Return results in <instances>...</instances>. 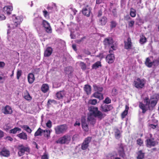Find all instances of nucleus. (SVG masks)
Masks as SVG:
<instances>
[{
    "label": "nucleus",
    "mask_w": 159,
    "mask_h": 159,
    "mask_svg": "<svg viewBox=\"0 0 159 159\" xmlns=\"http://www.w3.org/2000/svg\"><path fill=\"white\" fill-rule=\"evenodd\" d=\"M159 99V95L155 94L151 96L150 98L148 97H145L143 100L144 104L142 102H139V107L142 110L143 113H145L151 107L154 108L157 104Z\"/></svg>",
    "instance_id": "nucleus-1"
},
{
    "label": "nucleus",
    "mask_w": 159,
    "mask_h": 159,
    "mask_svg": "<svg viewBox=\"0 0 159 159\" xmlns=\"http://www.w3.org/2000/svg\"><path fill=\"white\" fill-rule=\"evenodd\" d=\"M89 110L90 113L88 116L87 120L90 124L93 126L96 122V117H97L100 120L106 116L105 114L102 113L99 111L97 107L91 106L89 108Z\"/></svg>",
    "instance_id": "nucleus-2"
},
{
    "label": "nucleus",
    "mask_w": 159,
    "mask_h": 159,
    "mask_svg": "<svg viewBox=\"0 0 159 159\" xmlns=\"http://www.w3.org/2000/svg\"><path fill=\"white\" fill-rule=\"evenodd\" d=\"M54 129L55 134L59 135L66 132L68 129V127L66 124H62L57 125Z\"/></svg>",
    "instance_id": "nucleus-3"
},
{
    "label": "nucleus",
    "mask_w": 159,
    "mask_h": 159,
    "mask_svg": "<svg viewBox=\"0 0 159 159\" xmlns=\"http://www.w3.org/2000/svg\"><path fill=\"white\" fill-rule=\"evenodd\" d=\"M71 136L68 134H66L59 138L56 141V143L61 144H68L71 140Z\"/></svg>",
    "instance_id": "nucleus-4"
},
{
    "label": "nucleus",
    "mask_w": 159,
    "mask_h": 159,
    "mask_svg": "<svg viewBox=\"0 0 159 159\" xmlns=\"http://www.w3.org/2000/svg\"><path fill=\"white\" fill-rule=\"evenodd\" d=\"M146 83V80L144 79H140L138 78L134 82V87L137 89H142L145 86Z\"/></svg>",
    "instance_id": "nucleus-5"
},
{
    "label": "nucleus",
    "mask_w": 159,
    "mask_h": 159,
    "mask_svg": "<svg viewBox=\"0 0 159 159\" xmlns=\"http://www.w3.org/2000/svg\"><path fill=\"white\" fill-rule=\"evenodd\" d=\"M13 23L12 24L13 26L11 28L14 29L20 24L23 20V18L22 16L16 17L15 15H13Z\"/></svg>",
    "instance_id": "nucleus-6"
},
{
    "label": "nucleus",
    "mask_w": 159,
    "mask_h": 159,
    "mask_svg": "<svg viewBox=\"0 0 159 159\" xmlns=\"http://www.w3.org/2000/svg\"><path fill=\"white\" fill-rule=\"evenodd\" d=\"M144 64L147 67L151 68L153 65L154 66L158 65L159 62V61L157 59H154L153 61H151L150 58L148 57L146 59Z\"/></svg>",
    "instance_id": "nucleus-7"
},
{
    "label": "nucleus",
    "mask_w": 159,
    "mask_h": 159,
    "mask_svg": "<svg viewBox=\"0 0 159 159\" xmlns=\"http://www.w3.org/2000/svg\"><path fill=\"white\" fill-rule=\"evenodd\" d=\"M18 149L19 150L18 154L20 157L23 155L25 152L29 153L30 151V148L29 147H25L23 144L19 145Z\"/></svg>",
    "instance_id": "nucleus-8"
},
{
    "label": "nucleus",
    "mask_w": 159,
    "mask_h": 159,
    "mask_svg": "<svg viewBox=\"0 0 159 159\" xmlns=\"http://www.w3.org/2000/svg\"><path fill=\"white\" fill-rule=\"evenodd\" d=\"M150 138H148L145 141L146 145L147 147L151 148L155 146L157 144V142L153 138H152V134H150Z\"/></svg>",
    "instance_id": "nucleus-9"
},
{
    "label": "nucleus",
    "mask_w": 159,
    "mask_h": 159,
    "mask_svg": "<svg viewBox=\"0 0 159 159\" xmlns=\"http://www.w3.org/2000/svg\"><path fill=\"white\" fill-rule=\"evenodd\" d=\"M91 11V8L88 5H86L85 7H84L82 10V12L83 14L87 17H89L90 16Z\"/></svg>",
    "instance_id": "nucleus-10"
},
{
    "label": "nucleus",
    "mask_w": 159,
    "mask_h": 159,
    "mask_svg": "<svg viewBox=\"0 0 159 159\" xmlns=\"http://www.w3.org/2000/svg\"><path fill=\"white\" fill-rule=\"evenodd\" d=\"M2 112L5 115L11 114L12 113V108L9 106L7 105L2 109Z\"/></svg>",
    "instance_id": "nucleus-11"
},
{
    "label": "nucleus",
    "mask_w": 159,
    "mask_h": 159,
    "mask_svg": "<svg viewBox=\"0 0 159 159\" xmlns=\"http://www.w3.org/2000/svg\"><path fill=\"white\" fill-rule=\"evenodd\" d=\"M124 48L125 49L128 50L131 49L132 46V43L131 41V39L130 37L128 38L127 41H125Z\"/></svg>",
    "instance_id": "nucleus-12"
},
{
    "label": "nucleus",
    "mask_w": 159,
    "mask_h": 159,
    "mask_svg": "<svg viewBox=\"0 0 159 159\" xmlns=\"http://www.w3.org/2000/svg\"><path fill=\"white\" fill-rule=\"evenodd\" d=\"M82 127L83 129L85 132L89 131V126L88 124L86 121L85 119L82 118L81 120Z\"/></svg>",
    "instance_id": "nucleus-13"
},
{
    "label": "nucleus",
    "mask_w": 159,
    "mask_h": 159,
    "mask_svg": "<svg viewBox=\"0 0 159 159\" xmlns=\"http://www.w3.org/2000/svg\"><path fill=\"white\" fill-rule=\"evenodd\" d=\"M10 153L9 150L5 148H3L0 152V155L5 157H8L10 156Z\"/></svg>",
    "instance_id": "nucleus-14"
},
{
    "label": "nucleus",
    "mask_w": 159,
    "mask_h": 159,
    "mask_svg": "<svg viewBox=\"0 0 159 159\" xmlns=\"http://www.w3.org/2000/svg\"><path fill=\"white\" fill-rule=\"evenodd\" d=\"M101 108L103 111L104 112H107L112 110L113 107L111 105H102L101 106Z\"/></svg>",
    "instance_id": "nucleus-15"
},
{
    "label": "nucleus",
    "mask_w": 159,
    "mask_h": 159,
    "mask_svg": "<svg viewBox=\"0 0 159 159\" xmlns=\"http://www.w3.org/2000/svg\"><path fill=\"white\" fill-rule=\"evenodd\" d=\"M12 10L13 7L11 6H5L3 8V11L4 13L8 15L11 14Z\"/></svg>",
    "instance_id": "nucleus-16"
},
{
    "label": "nucleus",
    "mask_w": 159,
    "mask_h": 159,
    "mask_svg": "<svg viewBox=\"0 0 159 159\" xmlns=\"http://www.w3.org/2000/svg\"><path fill=\"white\" fill-rule=\"evenodd\" d=\"M103 43L106 47H109L113 44V41L112 39L106 38L104 39Z\"/></svg>",
    "instance_id": "nucleus-17"
},
{
    "label": "nucleus",
    "mask_w": 159,
    "mask_h": 159,
    "mask_svg": "<svg viewBox=\"0 0 159 159\" xmlns=\"http://www.w3.org/2000/svg\"><path fill=\"white\" fill-rule=\"evenodd\" d=\"M106 61L109 64L113 63L115 60L114 54H108L107 55L106 58Z\"/></svg>",
    "instance_id": "nucleus-18"
},
{
    "label": "nucleus",
    "mask_w": 159,
    "mask_h": 159,
    "mask_svg": "<svg viewBox=\"0 0 159 159\" xmlns=\"http://www.w3.org/2000/svg\"><path fill=\"white\" fill-rule=\"evenodd\" d=\"M53 51L52 48L51 47H48L44 51V56L45 57H49L52 54Z\"/></svg>",
    "instance_id": "nucleus-19"
},
{
    "label": "nucleus",
    "mask_w": 159,
    "mask_h": 159,
    "mask_svg": "<svg viewBox=\"0 0 159 159\" xmlns=\"http://www.w3.org/2000/svg\"><path fill=\"white\" fill-rule=\"evenodd\" d=\"M28 81L29 84H32L34 81L35 78L34 75L32 73H29L27 76Z\"/></svg>",
    "instance_id": "nucleus-20"
},
{
    "label": "nucleus",
    "mask_w": 159,
    "mask_h": 159,
    "mask_svg": "<svg viewBox=\"0 0 159 159\" xmlns=\"http://www.w3.org/2000/svg\"><path fill=\"white\" fill-rule=\"evenodd\" d=\"M107 19L106 17L103 16L102 18L99 19V23L101 25H104L107 23Z\"/></svg>",
    "instance_id": "nucleus-21"
},
{
    "label": "nucleus",
    "mask_w": 159,
    "mask_h": 159,
    "mask_svg": "<svg viewBox=\"0 0 159 159\" xmlns=\"http://www.w3.org/2000/svg\"><path fill=\"white\" fill-rule=\"evenodd\" d=\"M17 136L20 139L23 140H27V134L26 133L23 132L17 134Z\"/></svg>",
    "instance_id": "nucleus-22"
},
{
    "label": "nucleus",
    "mask_w": 159,
    "mask_h": 159,
    "mask_svg": "<svg viewBox=\"0 0 159 159\" xmlns=\"http://www.w3.org/2000/svg\"><path fill=\"white\" fill-rule=\"evenodd\" d=\"M137 155V159H143L144 158L145 153L143 152L142 150H140L136 152Z\"/></svg>",
    "instance_id": "nucleus-23"
},
{
    "label": "nucleus",
    "mask_w": 159,
    "mask_h": 159,
    "mask_svg": "<svg viewBox=\"0 0 159 159\" xmlns=\"http://www.w3.org/2000/svg\"><path fill=\"white\" fill-rule=\"evenodd\" d=\"M84 90L88 94H89L91 93V87L89 85H85L84 87Z\"/></svg>",
    "instance_id": "nucleus-24"
},
{
    "label": "nucleus",
    "mask_w": 159,
    "mask_h": 159,
    "mask_svg": "<svg viewBox=\"0 0 159 159\" xmlns=\"http://www.w3.org/2000/svg\"><path fill=\"white\" fill-rule=\"evenodd\" d=\"M129 107L127 105H126L125 107V109L121 113V118L123 119L125 116L128 114Z\"/></svg>",
    "instance_id": "nucleus-25"
},
{
    "label": "nucleus",
    "mask_w": 159,
    "mask_h": 159,
    "mask_svg": "<svg viewBox=\"0 0 159 159\" xmlns=\"http://www.w3.org/2000/svg\"><path fill=\"white\" fill-rule=\"evenodd\" d=\"M73 70L72 67L68 66L65 68V72L66 74H71L73 72Z\"/></svg>",
    "instance_id": "nucleus-26"
},
{
    "label": "nucleus",
    "mask_w": 159,
    "mask_h": 159,
    "mask_svg": "<svg viewBox=\"0 0 159 159\" xmlns=\"http://www.w3.org/2000/svg\"><path fill=\"white\" fill-rule=\"evenodd\" d=\"M49 87L47 84H43L41 87V89L42 91L44 93L47 92L49 90Z\"/></svg>",
    "instance_id": "nucleus-27"
},
{
    "label": "nucleus",
    "mask_w": 159,
    "mask_h": 159,
    "mask_svg": "<svg viewBox=\"0 0 159 159\" xmlns=\"http://www.w3.org/2000/svg\"><path fill=\"white\" fill-rule=\"evenodd\" d=\"M43 132H45L44 130L40 128H39L35 133L34 136L35 137L41 136L42 133Z\"/></svg>",
    "instance_id": "nucleus-28"
},
{
    "label": "nucleus",
    "mask_w": 159,
    "mask_h": 159,
    "mask_svg": "<svg viewBox=\"0 0 159 159\" xmlns=\"http://www.w3.org/2000/svg\"><path fill=\"white\" fill-rule=\"evenodd\" d=\"M64 95V92L62 91L58 92L56 94V96L58 99H62Z\"/></svg>",
    "instance_id": "nucleus-29"
},
{
    "label": "nucleus",
    "mask_w": 159,
    "mask_h": 159,
    "mask_svg": "<svg viewBox=\"0 0 159 159\" xmlns=\"http://www.w3.org/2000/svg\"><path fill=\"white\" fill-rule=\"evenodd\" d=\"M24 98L27 100H31L32 98L28 92L26 90L25 92L24 93Z\"/></svg>",
    "instance_id": "nucleus-30"
},
{
    "label": "nucleus",
    "mask_w": 159,
    "mask_h": 159,
    "mask_svg": "<svg viewBox=\"0 0 159 159\" xmlns=\"http://www.w3.org/2000/svg\"><path fill=\"white\" fill-rule=\"evenodd\" d=\"M21 128L25 130L27 133H31L32 132V130L30 129V127L27 125H23L21 126Z\"/></svg>",
    "instance_id": "nucleus-31"
},
{
    "label": "nucleus",
    "mask_w": 159,
    "mask_h": 159,
    "mask_svg": "<svg viewBox=\"0 0 159 159\" xmlns=\"http://www.w3.org/2000/svg\"><path fill=\"white\" fill-rule=\"evenodd\" d=\"M99 66H102L101 62L100 61H98L94 64L92 66V67L93 69H96Z\"/></svg>",
    "instance_id": "nucleus-32"
},
{
    "label": "nucleus",
    "mask_w": 159,
    "mask_h": 159,
    "mask_svg": "<svg viewBox=\"0 0 159 159\" xmlns=\"http://www.w3.org/2000/svg\"><path fill=\"white\" fill-rule=\"evenodd\" d=\"M93 95L94 97L99 99L102 98H103L102 94L101 93H99L98 92L94 93L93 94Z\"/></svg>",
    "instance_id": "nucleus-33"
},
{
    "label": "nucleus",
    "mask_w": 159,
    "mask_h": 159,
    "mask_svg": "<svg viewBox=\"0 0 159 159\" xmlns=\"http://www.w3.org/2000/svg\"><path fill=\"white\" fill-rule=\"evenodd\" d=\"M118 153L119 156L122 158H124L126 156L125 150H118Z\"/></svg>",
    "instance_id": "nucleus-34"
},
{
    "label": "nucleus",
    "mask_w": 159,
    "mask_h": 159,
    "mask_svg": "<svg viewBox=\"0 0 159 159\" xmlns=\"http://www.w3.org/2000/svg\"><path fill=\"white\" fill-rule=\"evenodd\" d=\"M129 14L130 16L132 17H134L136 16V11L133 8H131L130 9V12Z\"/></svg>",
    "instance_id": "nucleus-35"
},
{
    "label": "nucleus",
    "mask_w": 159,
    "mask_h": 159,
    "mask_svg": "<svg viewBox=\"0 0 159 159\" xmlns=\"http://www.w3.org/2000/svg\"><path fill=\"white\" fill-rule=\"evenodd\" d=\"M21 129L20 128L18 127H15L14 128L11 129L10 130V133H12L13 134H16L17 131H21Z\"/></svg>",
    "instance_id": "nucleus-36"
},
{
    "label": "nucleus",
    "mask_w": 159,
    "mask_h": 159,
    "mask_svg": "<svg viewBox=\"0 0 159 159\" xmlns=\"http://www.w3.org/2000/svg\"><path fill=\"white\" fill-rule=\"evenodd\" d=\"M117 25L116 22L114 20H112L110 22V27L111 30H112L113 28H115Z\"/></svg>",
    "instance_id": "nucleus-37"
},
{
    "label": "nucleus",
    "mask_w": 159,
    "mask_h": 159,
    "mask_svg": "<svg viewBox=\"0 0 159 159\" xmlns=\"http://www.w3.org/2000/svg\"><path fill=\"white\" fill-rule=\"evenodd\" d=\"M93 87L94 90L97 92H102L103 90V88L102 87H98L96 85H93Z\"/></svg>",
    "instance_id": "nucleus-38"
},
{
    "label": "nucleus",
    "mask_w": 159,
    "mask_h": 159,
    "mask_svg": "<svg viewBox=\"0 0 159 159\" xmlns=\"http://www.w3.org/2000/svg\"><path fill=\"white\" fill-rule=\"evenodd\" d=\"M80 66L83 70H84L86 69L87 67L86 64L83 62H80Z\"/></svg>",
    "instance_id": "nucleus-39"
},
{
    "label": "nucleus",
    "mask_w": 159,
    "mask_h": 159,
    "mask_svg": "<svg viewBox=\"0 0 159 159\" xmlns=\"http://www.w3.org/2000/svg\"><path fill=\"white\" fill-rule=\"evenodd\" d=\"M97 102V100L96 99H90L88 103L89 104L95 105Z\"/></svg>",
    "instance_id": "nucleus-40"
},
{
    "label": "nucleus",
    "mask_w": 159,
    "mask_h": 159,
    "mask_svg": "<svg viewBox=\"0 0 159 159\" xmlns=\"http://www.w3.org/2000/svg\"><path fill=\"white\" fill-rule=\"evenodd\" d=\"M146 38L144 36L142 35L140 39V43L141 44H143L146 42Z\"/></svg>",
    "instance_id": "nucleus-41"
},
{
    "label": "nucleus",
    "mask_w": 159,
    "mask_h": 159,
    "mask_svg": "<svg viewBox=\"0 0 159 159\" xmlns=\"http://www.w3.org/2000/svg\"><path fill=\"white\" fill-rule=\"evenodd\" d=\"M92 139L91 137H88L85 138L84 142L89 145V144Z\"/></svg>",
    "instance_id": "nucleus-42"
},
{
    "label": "nucleus",
    "mask_w": 159,
    "mask_h": 159,
    "mask_svg": "<svg viewBox=\"0 0 159 159\" xmlns=\"http://www.w3.org/2000/svg\"><path fill=\"white\" fill-rule=\"evenodd\" d=\"M44 131H45L44 133L46 132V133L44 134V136L48 139H49L50 137V131L49 130H45Z\"/></svg>",
    "instance_id": "nucleus-43"
},
{
    "label": "nucleus",
    "mask_w": 159,
    "mask_h": 159,
    "mask_svg": "<svg viewBox=\"0 0 159 159\" xmlns=\"http://www.w3.org/2000/svg\"><path fill=\"white\" fill-rule=\"evenodd\" d=\"M89 146V145L83 142L81 145V148L83 150H85L88 148Z\"/></svg>",
    "instance_id": "nucleus-44"
},
{
    "label": "nucleus",
    "mask_w": 159,
    "mask_h": 159,
    "mask_svg": "<svg viewBox=\"0 0 159 159\" xmlns=\"http://www.w3.org/2000/svg\"><path fill=\"white\" fill-rule=\"evenodd\" d=\"M115 138L117 139H119L120 138V131L118 129L115 132Z\"/></svg>",
    "instance_id": "nucleus-45"
},
{
    "label": "nucleus",
    "mask_w": 159,
    "mask_h": 159,
    "mask_svg": "<svg viewBox=\"0 0 159 159\" xmlns=\"http://www.w3.org/2000/svg\"><path fill=\"white\" fill-rule=\"evenodd\" d=\"M46 32L48 33H51L52 32V29L50 25L44 28Z\"/></svg>",
    "instance_id": "nucleus-46"
},
{
    "label": "nucleus",
    "mask_w": 159,
    "mask_h": 159,
    "mask_svg": "<svg viewBox=\"0 0 159 159\" xmlns=\"http://www.w3.org/2000/svg\"><path fill=\"white\" fill-rule=\"evenodd\" d=\"M22 74V71L21 70H17L16 72V78L18 80H19L20 76Z\"/></svg>",
    "instance_id": "nucleus-47"
},
{
    "label": "nucleus",
    "mask_w": 159,
    "mask_h": 159,
    "mask_svg": "<svg viewBox=\"0 0 159 159\" xmlns=\"http://www.w3.org/2000/svg\"><path fill=\"white\" fill-rule=\"evenodd\" d=\"M143 143V140L141 138L138 139L137 140V144L141 146Z\"/></svg>",
    "instance_id": "nucleus-48"
},
{
    "label": "nucleus",
    "mask_w": 159,
    "mask_h": 159,
    "mask_svg": "<svg viewBox=\"0 0 159 159\" xmlns=\"http://www.w3.org/2000/svg\"><path fill=\"white\" fill-rule=\"evenodd\" d=\"M42 25L44 28L50 25L49 24L47 21L44 20L43 21Z\"/></svg>",
    "instance_id": "nucleus-49"
},
{
    "label": "nucleus",
    "mask_w": 159,
    "mask_h": 159,
    "mask_svg": "<svg viewBox=\"0 0 159 159\" xmlns=\"http://www.w3.org/2000/svg\"><path fill=\"white\" fill-rule=\"evenodd\" d=\"M118 150H125L124 145L122 143H120L118 144Z\"/></svg>",
    "instance_id": "nucleus-50"
},
{
    "label": "nucleus",
    "mask_w": 159,
    "mask_h": 159,
    "mask_svg": "<svg viewBox=\"0 0 159 159\" xmlns=\"http://www.w3.org/2000/svg\"><path fill=\"white\" fill-rule=\"evenodd\" d=\"M46 126L49 128H51L52 127V122L51 120H49L46 123Z\"/></svg>",
    "instance_id": "nucleus-51"
},
{
    "label": "nucleus",
    "mask_w": 159,
    "mask_h": 159,
    "mask_svg": "<svg viewBox=\"0 0 159 159\" xmlns=\"http://www.w3.org/2000/svg\"><path fill=\"white\" fill-rule=\"evenodd\" d=\"M5 80V77L4 76L3 74H1L0 75V83H3Z\"/></svg>",
    "instance_id": "nucleus-52"
},
{
    "label": "nucleus",
    "mask_w": 159,
    "mask_h": 159,
    "mask_svg": "<svg viewBox=\"0 0 159 159\" xmlns=\"http://www.w3.org/2000/svg\"><path fill=\"white\" fill-rule=\"evenodd\" d=\"M111 101L109 97H107L103 101V102L106 104H109L111 102Z\"/></svg>",
    "instance_id": "nucleus-53"
},
{
    "label": "nucleus",
    "mask_w": 159,
    "mask_h": 159,
    "mask_svg": "<svg viewBox=\"0 0 159 159\" xmlns=\"http://www.w3.org/2000/svg\"><path fill=\"white\" fill-rule=\"evenodd\" d=\"M112 93L113 96H116L117 95L118 93L117 90L115 88H113L112 90Z\"/></svg>",
    "instance_id": "nucleus-54"
},
{
    "label": "nucleus",
    "mask_w": 159,
    "mask_h": 159,
    "mask_svg": "<svg viewBox=\"0 0 159 159\" xmlns=\"http://www.w3.org/2000/svg\"><path fill=\"white\" fill-rule=\"evenodd\" d=\"M135 21L132 20L128 22V25L129 27H132L134 24Z\"/></svg>",
    "instance_id": "nucleus-55"
},
{
    "label": "nucleus",
    "mask_w": 159,
    "mask_h": 159,
    "mask_svg": "<svg viewBox=\"0 0 159 159\" xmlns=\"http://www.w3.org/2000/svg\"><path fill=\"white\" fill-rule=\"evenodd\" d=\"M43 15L46 18L48 16L49 17V14L48 13V12L46 10H44L43 11Z\"/></svg>",
    "instance_id": "nucleus-56"
},
{
    "label": "nucleus",
    "mask_w": 159,
    "mask_h": 159,
    "mask_svg": "<svg viewBox=\"0 0 159 159\" xmlns=\"http://www.w3.org/2000/svg\"><path fill=\"white\" fill-rule=\"evenodd\" d=\"M70 9L71 10V11L72 12L73 14L74 15H75L76 12H77V11L75 8H73L72 7H70Z\"/></svg>",
    "instance_id": "nucleus-57"
},
{
    "label": "nucleus",
    "mask_w": 159,
    "mask_h": 159,
    "mask_svg": "<svg viewBox=\"0 0 159 159\" xmlns=\"http://www.w3.org/2000/svg\"><path fill=\"white\" fill-rule=\"evenodd\" d=\"M124 20L126 21H128L131 19V17L129 15H127L124 16Z\"/></svg>",
    "instance_id": "nucleus-58"
},
{
    "label": "nucleus",
    "mask_w": 159,
    "mask_h": 159,
    "mask_svg": "<svg viewBox=\"0 0 159 159\" xmlns=\"http://www.w3.org/2000/svg\"><path fill=\"white\" fill-rule=\"evenodd\" d=\"M5 65V63L3 61H0V68H3Z\"/></svg>",
    "instance_id": "nucleus-59"
},
{
    "label": "nucleus",
    "mask_w": 159,
    "mask_h": 159,
    "mask_svg": "<svg viewBox=\"0 0 159 159\" xmlns=\"http://www.w3.org/2000/svg\"><path fill=\"white\" fill-rule=\"evenodd\" d=\"M5 16L2 14H0V21L4 20L5 19Z\"/></svg>",
    "instance_id": "nucleus-60"
},
{
    "label": "nucleus",
    "mask_w": 159,
    "mask_h": 159,
    "mask_svg": "<svg viewBox=\"0 0 159 159\" xmlns=\"http://www.w3.org/2000/svg\"><path fill=\"white\" fill-rule=\"evenodd\" d=\"M41 159H48V155L45 154L42 156Z\"/></svg>",
    "instance_id": "nucleus-61"
},
{
    "label": "nucleus",
    "mask_w": 159,
    "mask_h": 159,
    "mask_svg": "<svg viewBox=\"0 0 159 159\" xmlns=\"http://www.w3.org/2000/svg\"><path fill=\"white\" fill-rule=\"evenodd\" d=\"M116 10V8H114L112 11V13L114 16H116L117 15V13Z\"/></svg>",
    "instance_id": "nucleus-62"
},
{
    "label": "nucleus",
    "mask_w": 159,
    "mask_h": 159,
    "mask_svg": "<svg viewBox=\"0 0 159 159\" xmlns=\"http://www.w3.org/2000/svg\"><path fill=\"white\" fill-rule=\"evenodd\" d=\"M102 15V11L101 10H100L98 11V17H99L100 16H101Z\"/></svg>",
    "instance_id": "nucleus-63"
},
{
    "label": "nucleus",
    "mask_w": 159,
    "mask_h": 159,
    "mask_svg": "<svg viewBox=\"0 0 159 159\" xmlns=\"http://www.w3.org/2000/svg\"><path fill=\"white\" fill-rule=\"evenodd\" d=\"M55 101L54 100H51L50 99H49L48 100V102H47V105H51V103H52L53 102Z\"/></svg>",
    "instance_id": "nucleus-64"
}]
</instances>
